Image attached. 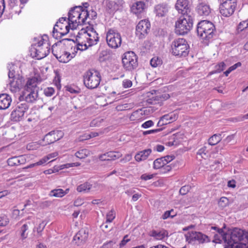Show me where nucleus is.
<instances>
[{
    "label": "nucleus",
    "instance_id": "nucleus-12",
    "mask_svg": "<svg viewBox=\"0 0 248 248\" xmlns=\"http://www.w3.org/2000/svg\"><path fill=\"white\" fill-rule=\"evenodd\" d=\"M64 41H74L72 40V39H69V38L63 39L61 40L58 41L57 43H55L52 46L51 49H52V54L58 59V60L60 62L67 63L71 60V58H70V56H71L70 53L66 51H64L63 52V54H61L55 53V51H54L55 47L57 46L58 45H59L61 43H62V42H63Z\"/></svg>",
    "mask_w": 248,
    "mask_h": 248
},
{
    "label": "nucleus",
    "instance_id": "nucleus-3",
    "mask_svg": "<svg viewBox=\"0 0 248 248\" xmlns=\"http://www.w3.org/2000/svg\"><path fill=\"white\" fill-rule=\"evenodd\" d=\"M228 237L227 243L230 245L233 246L234 244L240 243L241 244L244 245L242 242L248 239V232L238 228H233L232 229H228Z\"/></svg>",
    "mask_w": 248,
    "mask_h": 248
},
{
    "label": "nucleus",
    "instance_id": "nucleus-52",
    "mask_svg": "<svg viewBox=\"0 0 248 248\" xmlns=\"http://www.w3.org/2000/svg\"><path fill=\"white\" fill-rule=\"evenodd\" d=\"M54 89L52 87H48L44 90V93L46 96H51L54 93Z\"/></svg>",
    "mask_w": 248,
    "mask_h": 248
},
{
    "label": "nucleus",
    "instance_id": "nucleus-56",
    "mask_svg": "<svg viewBox=\"0 0 248 248\" xmlns=\"http://www.w3.org/2000/svg\"><path fill=\"white\" fill-rule=\"evenodd\" d=\"M88 48V46L86 44H83V42H78L77 44V50L81 51L85 50Z\"/></svg>",
    "mask_w": 248,
    "mask_h": 248
},
{
    "label": "nucleus",
    "instance_id": "nucleus-31",
    "mask_svg": "<svg viewBox=\"0 0 248 248\" xmlns=\"http://www.w3.org/2000/svg\"><path fill=\"white\" fill-rule=\"evenodd\" d=\"M226 66V65L223 62H220L215 66V70L210 72L208 75L219 73L225 69Z\"/></svg>",
    "mask_w": 248,
    "mask_h": 248
},
{
    "label": "nucleus",
    "instance_id": "nucleus-11",
    "mask_svg": "<svg viewBox=\"0 0 248 248\" xmlns=\"http://www.w3.org/2000/svg\"><path fill=\"white\" fill-rule=\"evenodd\" d=\"M28 108L29 106L26 103H22L18 105L11 112V120L14 122H19L22 120L25 112Z\"/></svg>",
    "mask_w": 248,
    "mask_h": 248
},
{
    "label": "nucleus",
    "instance_id": "nucleus-14",
    "mask_svg": "<svg viewBox=\"0 0 248 248\" xmlns=\"http://www.w3.org/2000/svg\"><path fill=\"white\" fill-rule=\"evenodd\" d=\"M190 7L188 0H177L175 4V8L181 16H194Z\"/></svg>",
    "mask_w": 248,
    "mask_h": 248
},
{
    "label": "nucleus",
    "instance_id": "nucleus-2",
    "mask_svg": "<svg viewBox=\"0 0 248 248\" xmlns=\"http://www.w3.org/2000/svg\"><path fill=\"white\" fill-rule=\"evenodd\" d=\"M194 16H181L175 22V32L179 35L187 34L193 27Z\"/></svg>",
    "mask_w": 248,
    "mask_h": 248
},
{
    "label": "nucleus",
    "instance_id": "nucleus-26",
    "mask_svg": "<svg viewBox=\"0 0 248 248\" xmlns=\"http://www.w3.org/2000/svg\"><path fill=\"white\" fill-rule=\"evenodd\" d=\"M151 153L152 150L151 149H147L140 151L136 154L135 156V160L138 162L147 159Z\"/></svg>",
    "mask_w": 248,
    "mask_h": 248
},
{
    "label": "nucleus",
    "instance_id": "nucleus-33",
    "mask_svg": "<svg viewBox=\"0 0 248 248\" xmlns=\"http://www.w3.org/2000/svg\"><path fill=\"white\" fill-rule=\"evenodd\" d=\"M221 134H214L208 139V143L211 145H215L221 140Z\"/></svg>",
    "mask_w": 248,
    "mask_h": 248
},
{
    "label": "nucleus",
    "instance_id": "nucleus-20",
    "mask_svg": "<svg viewBox=\"0 0 248 248\" xmlns=\"http://www.w3.org/2000/svg\"><path fill=\"white\" fill-rule=\"evenodd\" d=\"M8 77L9 78H13V80H11L10 82V85L11 87H13L15 88V89L16 88L19 89L23 86L22 84L23 77H21L20 78H18L16 81H15L16 78L15 77V71L14 70H9Z\"/></svg>",
    "mask_w": 248,
    "mask_h": 248
},
{
    "label": "nucleus",
    "instance_id": "nucleus-36",
    "mask_svg": "<svg viewBox=\"0 0 248 248\" xmlns=\"http://www.w3.org/2000/svg\"><path fill=\"white\" fill-rule=\"evenodd\" d=\"M109 53L107 50H103L99 54L98 61L100 62H103L109 60Z\"/></svg>",
    "mask_w": 248,
    "mask_h": 248
},
{
    "label": "nucleus",
    "instance_id": "nucleus-6",
    "mask_svg": "<svg viewBox=\"0 0 248 248\" xmlns=\"http://www.w3.org/2000/svg\"><path fill=\"white\" fill-rule=\"evenodd\" d=\"M84 84L89 89H94L98 87L101 79L100 73L97 71L93 73L91 70H88L84 74Z\"/></svg>",
    "mask_w": 248,
    "mask_h": 248
},
{
    "label": "nucleus",
    "instance_id": "nucleus-9",
    "mask_svg": "<svg viewBox=\"0 0 248 248\" xmlns=\"http://www.w3.org/2000/svg\"><path fill=\"white\" fill-rule=\"evenodd\" d=\"M186 241L188 243L195 244L196 242L203 244L210 241L209 237L200 232L191 231L185 234Z\"/></svg>",
    "mask_w": 248,
    "mask_h": 248
},
{
    "label": "nucleus",
    "instance_id": "nucleus-55",
    "mask_svg": "<svg viewBox=\"0 0 248 248\" xmlns=\"http://www.w3.org/2000/svg\"><path fill=\"white\" fill-rule=\"evenodd\" d=\"M207 153V151L206 150V148L205 147H204L199 150L197 154L201 155L202 158H204L205 157L207 156L206 155Z\"/></svg>",
    "mask_w": 248,
    "mask_h": 248
},
{
    "label": "nucleus",
    "instance_id": "nucleus-39",
    "mask_svg": "<svg viewBox=\"0 0 248 248\" xmlns=\"http://www.w3.org/2000/svg\"><path fill=\"white\" fill-rule=\"evenodd\" d=\"M218 204L219 207L223 209L229 205V200L225 197H222L219 199Z\"/></svg>",
    "mask_w": 248,
    "mask_h": 248
},
{
    "label": "nucleus",
    "instance_id": "nucleus-32",
    "mask_svg": "<svg viewBox=\"0 0 248 248\" xmlns=\"http://www.w3.org/2000/svg\"><path fill=\"white\" fill-rule=\"evenodd\" d=\"M89 31L92 32V34H93L94 36V40H93V39H92V38H89L88 42L90 44L89 46H91L97 43V42L99 40V37H98V33L96 32V31L93 27V25H92L91 27H90Z\"/></svg>",
    "mask_w": 248,
    "mask_h": 248
},
{
    "label": "nucleus",
    "instance_id": "nucleus-41",
    "mask_svg": "<svg viewBox=\"0 0 248 248\" xmlns=\"http://www.w3.org/2000/svg\"><path fill=\"white\" fill-rule=\"evenodd\" d=\"M56 27H59L58 22H57L55 25H54L52 31V36L54 38L56 39H59L61 38L63 36V35H61V34H60V32H62L59 31L58 29L56 28Z\"/></svg>",
    "mask_w": 248,
    "mask_h": 248
},
{
    "label": "nucleus",
    "instance_id": "nucleus-46",
    "mask_svg": "<svg viewBox=\"0 0 248 248\" xmlns=\"http://www.w3.org/2000/svg\"><path fill=\"white\" fill-rule=\"evenodd\" d=\"M182 136V135L179 133L174 134L170 138V140H172L174 143H177L178 144L179 142V139Z\"/></svg>",
    "mask_w": 248,
    "mask_h": 248
},
{
    "label": "nucleus",
    "instance_id": "nucleus-5",
    "mask_svg": "<svg viewBox=\"0 0 248 248\" xmlns=\"http://www.w3.org/2000/svg\"><path fill=\"white\" fill-rule=\"evenodd\" d=\"M37 81L38 79L35 77L29 78L24 86L25 92L29 93L26 96L27 102L32 103L38 97L39 87L37 85Z\"/></svg>",
    "mask_w": 248,
    "mask_h": 248
},
{
    "label": "nucleus",
    "instance_id": "nucleus-16",
    "mask_svg": "<svg viewBox=\"0 0 248 248\" xmlns=\"http://www.w3.org/2000/svg\"><path fill=\"white\" fill-rule=\"evenodd\" d=\"M236 6L237 2L233 0L231 1L230 3H221L219 7L220 13L224 16H230L234 13Z\"/></svg>",
    "mask_w": 248,
    "mask_h": 248
},
{
    "label": "nucleus",
    "instance_id": "nucleus-49",
    "mask_svg": "<svg viewBox=\"0 0 248 248\" xmlns=\"http://www.w3.org/2000/svg\"><path fill=\"white\" fill-rule=\"evenodd\" d=\"M234 137H235V134H232V135H229V136H227L226 137V138L225 139H224L222 141L221 143H223L224 145H227L228 143H229L230 142H231V141L232 140H234Z\"/></svg>",
    "mask_w": 248,
    "mask_h": 248
},
{
    "label": "nucleus",
    "instance_id": "nucleus-47",
    "mask_svg": "<svg viewBox=\"0 0 248 248\" xmlns=\"http://www.w3.org/2000/svg\"><path fill=\"white\" fill-rule=\"evenodd\" d=\"M172 212H173V209H171V210L166 211L162 215V218L163 219H166L170 217L171 218L173 217L174 216H176V214L171 215V213Z\"/></svg>",
    "mask_w": 248,
    "mask_h": 248
},
{
    "label": "nucleus",
    "instance_id": "nucleus-60",
    "mask_svg": "<svg viewBox=\"0 0 248 248\" xmlns=\"http://www.w3.org/2000/svg\"><path fill=\"white\" fill-rule=\"evenodd\" d=\"M154 175V174H148L147 173H144L141 175L140 179L144 181H147L153 178Z\"/></svg>",
    "mask_w": 248,
    "mask_h": 248
},
{
    "label": "nucleus",
    "instance_id": "nucleus-62",
    "mask_svg": "<svg viewBox=\"0 0 248 248\" xmlns=\"http://www.w3.org/2000/svg\"><path fill=\"white\" fill-rule=\"evenodd\" d=\"M46 223H45L44 221H42L40 224L39 225L38 227L37 228V232L38 233L41 232L45 228L46 225Z\"/></svg>",
    "mask_w": 248,
    "mask_h": 248
},
{
    "label": "nucleus",
    "instance_id": "nucleus-17",
    "mask_svg": "<svg viewBox=\"0 0 248 248\" xmlns=\"http://www.w3.org/2000/svg\"><path fill=\"white\" fill-rule=\"evenodd\" d=\"M169 9V4L166 2H163L155 5L154 13L156 17L162 18L167 16Z\"/></svg>",
    "mask_w": 248,
    "mask_h": 248
},
{
    "label": "nucleus",
    "instance_id": "nucleus-53",
    "mask_svg": "<svg viewBox=\"0 0 248 248\" xmlns=\"http://www.w3.org/2000/svg\"><path fill=\"white\" fill-rule=\"evenodd\" d=\"M60 98L54 96L49 103V105H55L59 107L60 105Z\"/></svg>",
    "mask_w": 248,
    "mask_h": 248
},
{
    "label": "nucleus",
    "instance_id": "nucleus-19",
    "mask_svg": "<svg viewBox=\"0 0 248 248\" xmlns=\"http://www.w3.org/2000/svg\"><path fill=\"white\" fill-rule=\"evenodd\" d=\"M178 118V115L173 112L165 114L160 117L157 124V126H162L176 121Z\"/></svg>",
    "mask_w": 248,
    "mask_h": 248
},
{
    "label": "nucleus",
    "instance_id": "nucleus-34",
    "mask_svg": "<svg viewBox=\"0 0 248 248\" xmlns=\"http://www.w3.org/2000/svg\"><path fill=\"white\" fill-rule=\"evenodd\" d=\"M92 187V185L88 182H85L82 184L80 185L77 187V190L78 191L81 192H88Z\"/></svg>",
    "mask_w": 248,
    "mask_h": 248
},
{
    "label": "nucleus",
    "instance_id": "nucleus-58",
    "mask_svg": "<svg viewBox=\"0 0 248 248\" xmlns=\"http://www.w3.org/2000/svg\"><path fill=\"white\" fill-rule=\"evenodd\" d=\"M52 203L50 201H45L40 202L39 206L42 208H45L49 206Z\"/></svg>",
    "mask_w": 248,
    "mask_h": 248
},
{
    "label": "nucleus",
    "instance_id": "nucleus-7",
    "mask_svg": "<svg viewBox=\"0 0 248 248\" xmlns=\"http://www.w3.org/2000/svg\"><path fill=\"white\" fill-rule=\"evenodd\" d=\"M82 15H84V17L82 18L81 22L83 24H86V20L89 16V12L87 9H83L81 6H76L70 9L68 13V20L72 24L77 23V19L75 18L77 17L80 19Z\"/></svg>",
    "mask_w": 248,
    "mask_h": 248
},
{
    "label": "nucleus",
    "instance_id": "nucleus-35",
    "mask_svg": "<svg viewBox=\"0 0 248 248\" xmlns=\"http://www.w3.org/2000/svg\"><path fill=\"white\" fill-rule=\"evenodd\" d=\"M166 164L163 160V158L161 157L156 159L154 162L153 168L154 169H162Z\"/></svg>",
    "mask_w": 248,
    "mask_h": 248
},
{
    "label": "nucleus",
    "instance_id": "nucleus-22",
    "mask_svg": "<svg viewBox=\"0 0 248 248\" xmlns=\"http://www.w3.org/2000/svg\"><path fill=\"white\" fill-rule=\"evenodd\" d=\"M122 155L119 152L109 151L99 155L98 158L101 161L114 160L119 158Z\"/></svg>",
    "mask_w": 248,
    "mask_h": 248
},
{
    "label": "nucleus",
    "instance_id": "nucleus-48",
    "mask_svg": "<svg viewBox=\"0 0 248 248\" xmlns=\"http://www.w3.org/2000/svg\"><path fill=\"white\" fill-rule=\"evenodd\" d=\"M28 229V226L27 224H24L21 227V236L23 239H25L27 237V234H25V232Z\"/></svg>",
    "mask_w": 248,
    "mask_h": 248
},
{
    "label": "nucleus",
    "instance_id": "nucleus-51",
    "mask_svg": "<svg viewBox=\"0 0 248 248\" xmlns=\"http://www.w3.org/2000/svg\"><path fill=\"white\" fill-rule=\"evenodd\" d=\"M116 243V242L113 240H110L105 243L101 247V248H112L113 246Z\"/></svg>",
    "mask_w": 248,
    "mask_h": 248
},
{
    "label": "nucleus",
    "instance_id": "nucleus-21",
    "mask_svg": "<svg viewBox=\"0 0 248 248\" xmlns=\"http://www.w3.org/2000/svg\"><path fill=\"white\" fill-rule=\"evenodd\" d=\"M32 52L35 53V57L37 59L40 60L46 57L50 52V48L46 46V48L43 47H32L31 48Z\"/></svg>",
    "mask_w": 248,
    "mask_h": 248
},
{
    "label": "nucleus",
    "instance_id": "nucleus-40",
    "mask_svg": "<svg viewBox=\"0 0 248 248\" xmlns=\"http://www.w3.org/2000/svg\"><path fill=\"white\" fill-rule=\"evenodd\" d=\"M89 151L87 149H83L75 153V155L76 157L80 159H83L87 157Z\"/></svg>",
    "mask_w": 248,
    "mask_h": 248
},
{
    "label": "nucleus",
    "instance_id": "nucleus-63",
    "mask_svg": "<svg viewBox=\"0 0 248 248\" xmlns=\"http://www.w3.org/2000/svg\"><path fill=\"white\" fill-rule=\"evenodd\" d=\"M5 8L4 0H0V17L2 16Z\"/></svg>",
    "mask_w": 248,
    "mask_h": 248
},
{
    "label": "nucleus",
    "instance_id": "nucleus-29",
    "mask_svg": "<svg viewBox=\"0 0 248 248\" xmlns=\"http://www.w3.org/2000/svg\"><path fill=\"white\" fill-rule=\"evenodd\" d=\"M167 233L168 232L165 230L157 232L153 230L150 232L149 235L155 238L156 239L162 240L165 237Z\"/></svg>",
    "mask_w": 248,
    "mask_h": 248
},
{
    "label": "nucleus",
    "instance_id": "nucleus-25",
    "mask_svg": "<svg viewBox=\"0 0 248 248\" xmlns=\"http://www.w3.org/2000/svg\"><path fill=\"white\" fill-rule=\"evenodd\" d=\"M197 11L200 16H207L211 13L209 6L203 3H201L197 6Z\"/></svg>",
    "mask_w": 248,
    "mask_h": 248
},
{
    "label": "nucleus",
    "instance_id": "nucleus-10",
    "mask_svg": "<svg viewBox=\"0 0 248 248\" xmlns=\"http://www.w3.org/2000/svg\"><path fill=\"white\" fill-rule=\"evenodd\" d=\"M106 40L108 46L113 48H118L122 43L120 33L111 29L107 32Z\"/></svg>",
    "mask_w": 248,
    "mask_h": 248
},
{
    "label": "nucleus",
    "instance_id": "nucleus-43",
    "mask_svg": "<svg viewBox=\"0 0 248 248\" xmlns=\"http://www.w3.org/2000/svg\"><path fill=\"white\" fill-rule=\"evenodd\" d=\"M115 217V212L114 210L111 209L106 216V223H111Z\"/></svg>",
    "mask_w": 248,
    "mask_h": 248
},
{
    "label": "nucleus",
    "instance_id": "nucleus-54",
    "mask_svg": "<svg viewBox=\"0 0 248 248\" xmlns=\"http://www.w3.org/2000/svg\"><path fill=\"white\" fill-rule=\"evenodd\" d=\"M163 158V160L165 162L166 165L172 161L175 158V156L173 155H166L164 157H162Z\"/></svg>",
    "mask_w": 248,
    "mask_h": 248
},
{
    "label": "nucleus",
    "instance_id": "nucleus-64",
    "mask_svg": "<svg viewBox=\"0 0 248 248\" xmlns=\"http://www.w3.org/2000/svg\"><path fill=\"white\" fill-rule=\"evenodd\" d=\"M66 90L72 93H78L79 92L73 89L71 86H66Z\"/></svg>",
    "mask_w": 248,
    "mask_h": 248
},
{
    "label": "nucleus",
    "instance_id": "nucleus-28",
    "mask_svg": "<svg viewBox=\"0 0 248 248\" xmlns=\"http://www.w3.org/2000/svg\"><path fill=\"white\" fill-rule=\"evenodd\" d=\"M104 3L106 5V11L109 14L113 13L117 9V6L118 5L116 2L109 0H105Z\"/></svg>",
    "mask_w": 248,
    "mask_h": 248
},
{
    "label": "nucleus",
    "instance_id": "nucleus-38",
    "mask_svg": "<svg viewBox=\"0 0 248 248\" xmlns=\"http://www.w3.org/2000/svg\"><path fill=\"white\" fill-rule=\"evenodd\" d=\"M162 63V61L158 57H154L150 61V64L153 67L160 66Z\"/></svg>",
    "mask_w": 248,
    "mask_h": 248
},
{
    "label": "nucleus",
    "instance_id": "nucleus-24",
    "mask_svg": "<svg viewBox=\"0 0 248 248\" xmlns=\"http://www.w3.org/2000/svg\"><path fill=\"white\" fill-rule=\"evenodd\" d=\"M170 97L168 93H164L157 95H154L147 100V102L149 104H159L160 102L167 100Z\"/></svg>",
    "mask_w": 248,
    "mask_h": 248
},
{
    "label": "nucleus",
    "instance_id": "nucleus-18",
    "mask_svg": "<svg viewBox=\"0 0 248 248\" xmlns=\"http://www.w3.org/2000/svg\"><path fill=\"white\" fill-rule=\"evenodd\" d=\"M88 237V231L84 228L80 229L74 236L73 240L78 246L81 245L85 243Z\"/></svg>",
    "mask_w": 248,
    "mask_h": 248
},
{
    "label": "nucleus",
    "instance_id": "nucleus-37",
    "mask_svg": "<svg viewBox=\"0 0 248 248\" xmlns=\"http://www.w3.org/2000/svg\"><path fill=\"white\" fill-rule=\"evenodd\" d=\"M66 194V192H64L62 189H56L51 191V195L57 197H62Z\"/></svg>",
    "mask_w": 248,
    "mask_h": 248
},
{
    "label": "nucleus",
    "instance_id": "nucleus-59",
    "mask_svg": "<svg viewBox=\"0 0 248 248\" xmlns=\"http://www.w3.org/2000/svg\"><path fill=\"white\" fill-rule=\"evenodd\" d=\"M154 122L152 120H148L142 124L141 126L144 128H148L154 125Z\"/></svg>",
    "mask_w": 248,
    "mask_h": 248
},
{
    "label": "nucleus",
    "instance_id": "nucleus-1",
    "mask_svg": "<svg viewBox=\"0 0 248 248\" xmlns=\"http://www.w3.org/2000/svg\"><path fill=\"white\" fill-rule=\"evenodd\" d=\"M197 32L198 36L203 39L210 41L217 37V31L214 24L208 20H202L197 26Z\"/></svg>",
    "mask_w": 248,
    "mask_h": 248
},
{
    "label": "nucleus",
    "instance_id": "nucleus-42",
    "mask_svg": "<svg viewBox=\"0 0 248 248\" xmlns=\"http://www.w3.org/2000/svg\"><path fill=\"white\" fill-rule=\"evenodd\" d=\"M242 65V63L241 62H237L235 64H233V65L230 66L228 70H227L226 71L224 72V74L225 75V76L227 77L229 74L232 71L236 69L237 67H240Z\"/></svg>",
    "mask_w": 248,
    "mask_h": 248
},
{
    "label": "nucleus",
    "instance_id": "nucleus-57",
    "mask_svg": "<svg viewBox=\"0 0 248 248\" xmlns=\"http://www.w3.org/2000/svg\"><path fill=\"white\" fill-rule=\"evenodd\" d=\"M163 129V128H158V129H155L145 131L143 132V135H146L148 134L157 133V132L162 131Z\"/></svg>",
    "mask_w": 248,
    "mask_h": 248
},
{
    "label": "nucleus",
    "instance_id": "nucleus-8",
    "mask_svg": "<svg viewBox=\"0 0 248 248\" xmlns=\"http://www.w3.org/2000/svg\"><path fill=\"white\" fill-rule=\"evenodd\" d=\"M122 63L126 70L132 71L138 66V57L134 52L128 51L122 58Z\"/></svg>",
    "mask_w": 248,
    "mask_h": 248
},
{
    "label": "nucleus",
    "instance_id": "nucleus-50",
    "mask_svg": "<svg viewBox=\"0 0 248 248\" xmlns=\"http://www.w3.org/2000/svg\"><path fill=\"white\" fill-rule=\"evenodd\" d=\"M174 165L171 164L169 165H165L164 167L161 169L162 172L166 173L169 172L171 170V169L174 167Z\"/></svg>",
    "mask_w": 248,
    "mask_h": 248
},
{
    "label": "nucleus",
    "instance_id": "nucleus-30",
    "mask_svg": "<svg viewBox=\"0 0 248 248\" xmlns=\"http://www.w3.org/2000/svg\"><path fill=\"white\" fill-rule=\"evenodd\" d=\"M229 229L226 227L225 224H224L223 227L222 228H218L217 232L221 235V237L222 239H223L225 243H227V239L228 237V229Z\"/></svg>",
    "mask_w": 248,
    "mask_h": 248
},
{
    "label": "nucleus",
    "instance_id": "nucleus-13",
    "mask_svg": "<svg viewBox=\"0 0 248 248\" xmlns=\"http://www.w3.org/2000/svg\"><path fill=\"white\" fill-rule=\"evenodd\" d=\"M150 23L148 20L140 21L136 26V35L140 39H142L148 34L150 29Z\"/></svg>",
    "mask_w": 248,
    "mask_h": 248
},
{
    "label": "nucleus",
    "instance_id": "nucleus-61",
    "mask_svg": "<svg viewBox=\"0 0 248 248\" xmlns=\"http://www.w3.org/2000/svg\"><path fill=\"white\" fill-rule=\"evenodd\" d=\"M123 87L125 88L131 87L132 85V82L130 80L126 79L123 82Z\"/></svg>",
    "mask_w": 248,
    "mask_h": 248
},
{
    "label": "nucleus",
    "instance_id": "nucleus-45",
    "mask_svg": "<svg viewBox=\"0 0 248 248\" xmlns=\"http://www.w3.org/2000/svg\"><path fill=\"white\" fill-rule=\"evenodd\" d=\"M191 189V187L190 186H188V185H186V186H182L180 190H179V193L180 194L182 195H186L188 192L189 191V190H190Z\"/></svg>",
    "mask_w": 248,
    "mask_h": 248
},
{
    "label": "nucleus",
    "instance_id": "nucleus-23",
    "mask_svg": "<svg viewBox=\"0 0 248 248\" xmlns=\"http://www.w3.org/2000/svg\"><path fill=\"white\" fill-rule=\"evenodd\" d=\"M12 98L7 93L0 94V110H4L8 108L11 103Z\"/></svg>",
    "mask_w": 248,
    "mask_h": 248
},
{
    "label": "nucleus",
    "instance_id": "nucleus-15",
    "mask_svg": "<svg viewBox=\"0 0 248 248\" xmlns=\"http://www.w3.org/2000/svg\"><path fill=\"white\" fill-rule=\"evenodd\" d=\"M63 136L64 133L62 130H53L46 134L43 140L45 142V145H49L61 140Z\"/></svg>",
    "mask_w": 248,
    "mask_h": 248
},
{
    "label": "nucleus",
    "instance_id": "nucleus-27",
    "mask_svg": "<svg viewBox=\"0 0 248 248\" xmlns=\"http://www.w3.org/2000/svg\"><path fill=\"white\" fill-rule=\"evenodd\" d=\"M144 6L145 3L143 2L138 1L131 7V12L136 15L140 14L143 11Z\"/></svg>",
    "mask_w": 248,
    "mask_h": 248
},
{
    "label": "nucleus",
    "instance_id": "nucleus-4",
    "mask_svg": "<svg viewBox=\"0 0 248 248\" xmlns=\"http://www.w3.org/2000/svg\"><path fill=\"white\" fill-rule=\"evenodd\" d=\"M171 50L173 55L178 57H185L189 53V46L185 39L178 38L172 42Z\"/></svg>",
    "mask_w": 248,
    "mask_h": 248
},
{
    "label": "nucleus",
    "instance_id": "nucleus-44",
    "mask_svg": "<svg viewBox=\"0 0 248 248\" xmlns=\"http://www.w3.org/2000/svg\"><path fill=\"white\" fill-rule=\"evenodd\" d=\"M7 164L9 166H14L18 165V163H19V161L17 159L16 157H13L10 158H9L7 160Z\"/></svg>",
    "mask_w": 248,
    "mask_h": 248
}]
</instances>
